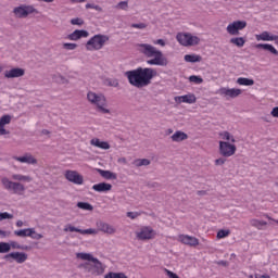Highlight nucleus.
Masks as SVG:
<instances>
[{
	"label": "nucleus",
	"mask_w": 278,
	"mask_h": 278,
	"mask_svg": "<svg viewBox=\"0 0 278 278\" xmlns=\"http://www.w3.org/2000/svg\"><path fill=\"white\" fill-rule=\"evenodd\" d=\"M8 237H10V231L0 229V238H8Z\"/></svg>",
	"instance_id": "13d9d810"
},
{
	"label": "nucleus",
	"mask_w": 278,
	"mask_h": 278,
	"mask_svg": "<svg viewBox=\"0 0 278 278\" xmlns=\"http://www.w3.org/2000/svg\"><path fill=\"white\" fill-rule=\"evenodd\" d=\"M23 75H25V70H23L21 67H15V68L4 72V77L7 79H14L16 77H23Z\"/></svg>",
	"instance_id": "dca6fc26"
},
{
	"label": "nucleus",
	"mask_w": 278,
	"mask_h": 278,
	"mask_svg": "<svg viewBox=\"0 0 278 278\" xmlns=\"http://www.w3.org/2000/svg\"><path fill=\"white\" fill-rule=\"evenodd\" d=\"M64 231L65 232H76V233H81V229H79V228H76L75 226H73V225H71V224H68V225H66L65 227H64Z\"/></svg>",
	"instance_id": "58836bf2"
},
{
	"label": "nucleus",
	"mask_w": 278,
	"mask_h": 278,
	"mask_svg": "<svg viewBox=\"0 0 278 278\" xmlns=\"http://www.w3.org/2000/svg\"><path fill=\"white\" fill-rule=\"evenodd\" d=\"M219 94L225 99H236V97H240V94H242V89H237V88L229 89V88L223 87L219 89Z\"/></svg>",
	"instance_id": "ddd939ff"
},
{
	"label": "nucleus",
	"mask_w": 278,
	"mask_h": 278,
	"mask_svg": "<svg viewBox=\"0 0 278 278\" xmlns=\"http://www.w3.org/2000/svg\"><path fill=\"white\" fill-rule=\"evenodd\" d=\"M23 225H24L23 220H17L16 222V227H23Z\"/></svg>",
	"instance_id": "680f3d73"
},
{
	"label": "nucleus",
	"mask_w": 278,
	"mask_h": 278,
	"mask_svg": "<svg viewBox=\"0 0 278 278\" xmlns=\"http://www.w3.org/2000/svg\"><path fill=\"white\" fill-rule=\"evenodd\" d=\"M153 45H160V47H166V41H164V39H157L153 41Z\"/></svg>",
	"instance_id": "4d7b16f0"
},
{
	"label": "nucleus",
	"mask_w": 278,
	"mask_h": 278,
	"mask_svg": "<svg viewBox=\"0 0 278 278\" xmlns=\"http://www.w3.org/2000/svg\"><path fill=\"white\" fill-rule=\"evenodd\" d=\"M30 238L33 240H41L42 235L41 233H37L36 229L34 228V233H31Z\"/></svg>",
	"instance_id": "864d4df0"
},
{
	"label": "nucleus",
	"mask_w": 278,
	"mask_h": 278,
	"mask_svg": "<svg viewBox=\"0 0 278 278\" xmlns=\"http://www.w3.org/2000/svg\"><path fill=\"white\" fill-rule=\"evenodd\" d=\"M255 49H263L264 51H269L273 55H278L277 48L270 43H257L255 45Z\"/></svg>",
	"instance_id": "b1692460"
},
{
	"label": "nucleus",
	"mask_w": 278,
	"mask_h": 278,
	"mask_svg": "<svg viewBox=\"0 0 278 278\" xmlns=\"http://www.w3.org/2000/svg\"><path fill=\"white\" fill-rule=\"evenodd\" d=\"M71 24H72V25L81 26V25H84V20H81V18H79V17L72 18V20H71Z\"/></svg>",
	"instance_id": "de8ad7c7"
},
{
	"label": "nucleus",
	"mask_w": 278,
	"mask_h": 278,
	"mask_svg": "<svg viewBox=\"0 0 278 278\" xmlns=\"http://www.w3.org/2000/svg\"><path fill=\"white\" fill-rule=\"evenodd\" d=\"M12 179H14V181H22L23 184H31L33 181L31 176H25L23 174H13Z\"/></svg>",
	"instance_id": "cd10ccee"
},
{
	"label": "nucleus",
	"mask_w": 278,
	"mask_h": 278,
	"mask_svg": "<svg viewBox=\"0 0 278 278\" xmlns=\"http://www.w3.org/2000/svg\"><path fill=\"white\" fill-rule=\"evenodd\" d=\"M0 73H3V66L0 65Z\"/></svg>",
	"instance_id": "e2e57ef3"
},
{
	"label": "nucleus",
	"mask_w": 278,
	"mask_h": 278,
	"mask_svg": "<svg viewBox=\"0 0 278 278\" xmlns=\"http://www.w3.org/2000/svg\"><path fill=\"white\" fill-rule=\"evenodd\" d=\"M31 233H34V228H25L14 231V236H17V238H30Z\"/></svg>",
	"instance_id": "bb28decb"
},
{
	"label": "nucleus",
	"mask_w": 278,
	"mask_h": 278,
	"mask_svg": "<svg viewBox=\"0 0 278 278\" xmlns=\"http://www.w3.org/2000/svg\"><path fill=\"white\" fill-rule=\"evenodd\" d=\"M115 8H117V10H127V8H129V4L127 1H122Z\"/></svg>",
	"instance_id": "c03bdc74"
},
{
	"label": "nucleus",
	"mask_w": 278,
	"mask_h": 278,
	"mask_svg": "<svg viewBox=\"0 0 278 278\" xmlns=\"http://www.w3.org/2000/svg\"><path fill=\"white\" fill-rule=\"evenodd\" d=\"M130 86L135 88H147L150 86L153 77H157V70L153 67H137L125 73Z\"/></svg>",
	"instance_id": "f257e3e1"
},
{
	"label": "nucleus",
	"mask_w": 278,
	"mask_h": 278,
	"mask_svg": "<svg viewBox=\"0 0 278 278\" xmlns=\"http://www.w3.org/2000/svg\"><path fill=\"white\" fill-rule=\"evenodd\" d=\"M9 244H10V251H11L12 249H23V248L21 247V243L16 242V241H11Z\"/></svg>",
	"instance_id": "3c124183"
},
{
	"label": "nucleus",
	"mask_w": 278,
	"mask_h": 278,
	"mask_svg": "<svg viewBox=\"0 0 278 278\" xmlns=\"http://www.w3.org/2000/svg\"><path fill=\"white\" fill-rule=\"evenodd\" d=\"M185 62H189L191 64H194L197 62H202L203 58L199 54H186L185 55Z\"/></svg>",
	"instance_id": "c85d7f7f"
},
{
	"label": "nucleus",
	"mask_w": 278,
	"mask_h": 278,
	"mask_svg": "<svg viewBox=\"0 0 278 278\" xmlns=\"http://www.w3.org/2000/svg\"><path fill=\"white\" fill-rule=\"evenodd\" d=\"M90 144L92 147H97L98 149H103L104 151H108V149H110V143L106 141H101V139L99 138L91 139Z\"/></svg>",
	"instance_id": "393cba45"
},
{
	"label": "nucleus",
	"mask_w": 278,
	"mask_h": 278,
	"mask_svg": "<svg viewBox=\"0 0 278 278\" xmlns=\"http://www.w3.org/2000/svg\"><path fill=\"white\" fill-rule=\"evenodd\" d=\"M225 162H227V159L219 157V159L215 160V166H223V164H225Z\"/></svg>",
	"instance_id": "6e6d98bb"
},
{
	"label": "nucleus",
	"mask_w": 278,
	"mask_h": 278,
	"mask_svg": "<svg viewBox=\"0 0 278 278\" xmlns=\"http://www.w3.org/2000/svg\"><path fill=\"white\" fill-rule=\"evenodd\" d=\"M87 99L93 105H105V96L103 93L89 91L87 93Z\"/></svg>",
	"instance_id": "f8f14e48"
},
{
	"label": "nucleus",
	"mask_w": 278,
	"mask_h": 278,
	"mask_svg": "<svg viewBox=\"0 0 278 278\" xmlns=\"http://www.w3.org/2000/svg\"><path fill=\"white\" fill-rule=\"evenodd\" d=\"M137 49L139 53L148 59L147 64H149V66H167L168 60L164 58V53L152 45L138 43Z\"/></svg>",
	"instance_id": "f03ea898"
},
{
	"label": "nucleus",
	"mask_w": 278,
	"mask_h": 278,
	"mask_svg": "<svg viewBox=\"0 0 278 278\" xmlns=\"http://www.w3.org/2000/svg\"><path fill=\"white\" fill-rule=\"evenodd\" d=\"M167 134H173V129H168V130H167Z\"/></svg>",
	"instance_id": "0e129e2a"
},
{
	"label": "nucleus",
	"mask_w": 278,
	"mask_h": 278,
	"mask_svg": "<svg viewBox=\"0 0 278 278\" xmlns=\"http://www.w3.org/2000/svg\"><path fill=\"white\" fill-rule=\"evenodd\" d=\"M157 233L150 226H142L136 231V238L138 240H153Z\"/></svg>",
	"instance_id": "0eeeda50"
},
{
	"label": "nucleus",
	"mask_w": 278,
	"mask_h": 278,
	"mask_svg": "<svg viewBox=\"0 0 278 278\" xmlns=\"http://www.w3.org/2000/svg\"><path fill=\"white\" fill-rule=\"evenodd\" d=\"M110 42V37L108 35H94L86 43L87 51H101L105 45Z\"/></svg>",
	"instance_id": "20e7f679"
},
{
	"label": "nucleus",
	"mask_w": 278,
	"mask_h": 278,
	"mask_svg": "<svg viewBox=\"0 0 278 278\" xmlns=\"http://www.w3.org/2000/svg\"><path fill=\"white\" fill-rule=\"evenodd\" d=\"M76 48H77V43H68V42L63 43V49H66V51H75Z\"/></svg>",
	"instance_id": "79ce46f5"
},
{
	"label": "nucleus",
	"mask_w": 278,
	"mask_h": 278,
	"mask_svg": "<svg viewBox=\"0 0 278 278\" xmlns=\"http://www.w3.org/2000/svg\"><path fill=\"white\" fill-rule=\"evenodd\" d=\"M10 218H14V215L4 212V213H0V220H5V219H10Z\"/></svg>",
	"instance_id": "a18cd8bd"
},
{
	"label": "nucleus",
	"mask_w": 278,
	"mask_h": 278,
	"mask_svg": "<svg viewBox=\"0 0 278 278\" xmlns=\"http://www.w3.org/2000/svg\"><path fill=\"white\" fill-rule=\"evenodd\" d=\"M65 179H67V181H71L72 184H76V186H81L84 184V176H81L76 170H66Z\"/></svg>",
	"instance_id": "9b49d317"
},
{
	"label": "nucleus",
	"mask_w": 278,
	"mask_h": 278,
	"mask_svg": "<svg viewBox=\"0 0 278 278\" xmlns=\"http://www.w3.org/2000/svg\"><path fill=\"white\" fill-rule=\"evenodd\" d=\"M12 257V260L16 261L17 264H24L27 262V254L23 252H12L5 255V258Z\"/></svg>",
	"instance_id": "aec40b11"
},
{
	"label": "nucleus",
	"mask_w": 278,
	"mask_h": 278,
	"mask_svg": "<svg viewBox=\"0 0 278 278\" xmlns=\"http://www.w3.org/2000/svg\"><path fill=\"white\" fill-rule=\"evenodd\" d=\"M247 27V21H235L228 24L226 30L229 36H239L240 31Z\"/></svg>",
	"instance_id": "6e6552de"
},
{
	"label": "nucleus",
	"mask_w": 278,
	"mask_h": 278,
	"mask_svg": "<svg viewBox=\"0 0 278 278\" xmlns=\"http://www.w3.org/2000/svg\"><path fill=\"white\" fill-rule=\"evenodd\" d=\"M237 84L239 86H254L255 85V80H253L251 78L239 77L237 79Z\"/></svg>",
	"instance_id": "7c9ffc66"
},
{
	"label": "nucleus",
	"mask_w": 278,
	"mask_h": 278,
	"mask_svg": "<svg viewBox=\"0 0 278 278\" xmlns=\"http://www.w3.org/2000/svg\"><path fill=\"white\" fill-rule=\"evenodd\" d=\"M122 162H125V159H123Z\"/></svg>",
	"instance_id": "69168bd1"
},
{
	"label": "nucleus",
	"mask_w": 278,
	"mask_h": 278,
	"mask_svg": "<svg viewBox=\"0 0 278 278\" xmlns=\"http://www.w3.org/2000/svg\"><path fill=\"white\" fill-rule=\"evenodd\" d=\"M104 278H128V277H127V275H125V273L110 271L104 275Z\"/></svg>",
	"instance_id": "c9c22d12"
},
{
	"label": "nucleus",
	"mask_w": 278,
	"mask_h": 278,
	"mask_svg": "<svg viewBox=\"0 0 278 278\" xmlns=\"http://www.w3.org/2000/svg\"><path fill=\"white\" fill-rule=\"evenodd\" d=\"M230 45H235V47L242 48L247 45V39L244 37H232L230 39Z\"/></svg>",
	"instance_id": "c756f323"
},
{
	"label": "nucleus",
	"mask_w": 278,
	"mask_h": 278,
	"mask_svg": "<svg viewBox=\"0 0 278 278\" xmlns=\"http://www.w3.org/2000/svg\"><path fill=\"white\" fill-rule=\"evenodd\" d=\"M249 278H270V276L268 274H254V275H250Z\"/></svg>",
	"instance_id": "5fc2aeb1"
},
{
	"label": "nucleus",
	"mask_w": 278,
	"mask_h": 278,
	"mask_svg": "<svg viewBox=\"0 0 278 278\" xmlns=\"http://www.w3.org/2000/svg\"><path fill=\"white\" fill-rule=\"evenodd\" d=\"M10 123H12V116L10 115H3L0 118V136H8V134H10V131L5 129V125H10Z\"/></svg>",
	"instance_id": "a211bd4d"
},
{
	"label": "nucleus",
	"mask_w": 278,
	"mask_h": 278,
	"mask_svg": "<svg viewBox=\"0 0 278 278\" xmlns=\"http://www.w3.org/2000/svg\"><path fill=\"white\" fill-rule=\"evenodd\" d=\"M177 240L178 242H181V244H187L188 247H199V239H197V237L179 235Z\"/></svg>",
	"instance_id": "2eb2a0df"
},
{
	"label": "nucleus",
	"mask_w": 278,
	"mask_h": 278,
	"mask_svg": "<svg viewBox=\"0 0 278 278\" xmlns=\"http://www.w3.org/2000/svg\"><path fill=\"white\" fill-rule=\"evenodd\" d=\"M97 227L98 233L99 231H102V233H109L110 236H112V233H116V228L108 223L99 222L97 223Z\"/></svg>",
	"instance_id": "f3484780"
},
{
	"label": "nucleus",
	"mask_w": 278,
	"mask_h": 278,
	"mask_svg": "<svg viewBox=\"0 0 278 278\" xmlns=\"http://www.w3.org/2000/svg\"><path fill=\"white\" fill-rule=\"evenodd\" d=\"M1 184L5 190L14 192V194H23L25 192V186L21 182H14L8 178H2Z\"/></svg>",
	"instance_id": "423d86ee"
},
{
	"label": "nucleus",
	"mask_w": 278,
	"mask_h": 278,
	"mask_svg": "<svg viewBox=\"0 0 278 278\" xmlns=\"http://www.w3.org/2000/svg\"><path fill=\"white\" fill-rule=\"evenodd\" d=\"M236 144H231L227 141H219V153L223 157H231V155H236Z\"/></svg>",
	"instance_id": "1a4fd4ad"
},
{
	"label": "nucleus",
	"mask_w": 278,
	"mask_h": 278,
	"mask_svg": "<svg viewBox=\"0 0 278 278\" xmlns=\"http://www.w3.org/2000/svg\"><path fill=\"white\" fill-rule=\"evenodd\" d=\"M127 217L131 218V220H135V218H138V216H140V213L138 212H127Z\"/></svg>",
	"instance_id": "8fccbe9b"
},
{
	"label": "nucleus",
	"mask_w": 278,
	"mask_h": 278,
	"mask_svg": "<svg viewBox=\"0 0 278 278\" xmlns=\"http://www.w3.org/2000/svg\"><path fill=\"white\" fill-rule=\"evenodd\" d=\"M72 3H86V0H70Z\"/></svg>",
	"instance_id": "052dcab7"
},
{
	"label": "nucleus",
	"mask_w": 278,
	"mask_h": 278,
	"mask_svg": "<svg viewBox=\"0 0 278 278\" xmlns=\"http://www.w3.org/2000/svg\"><path fill=\"white\" fill-rule=\"evenodd\" d=\"M80 233L81 236H97V233H99L98 228H89V229H80Z\"/></svg>",
	"instance_id": "e433bc0d"
},
{
	"label": "nucleus",
	"mask_w": 278,
	"mask_h": 278,
	"mask_svg": "<svg viewBox=\"0 0 278 278\" xmlns=\"http://www.w3.org/2000/svg\"><path fill=\"white\" fill-rule=\"evenodd\" d=\"M0 253H10V243L0 242Z\"/></svg>",
	"instance_id": "a19ab883"
},
{
	"label": "nucleus",
	"mask_w": 278,
	"mask_h": 278,
	"mask_svg": "<svg viewBox=\"0 0 278 278\" xmlns=\"http://www.w3.org/2000/svg\"><path fill=\"white\" fill-rule=\"evenodd\" d=\"M76 256L78 260H84L87 262L80 265V267L84 268V270L87 273H91V275H103V273H105L103 264L100 263L98 258H94L92 254L81 252L77 253Z\"/></svg>",
	"instance_id": "7ed1b4c3"
},
{
	"label": "nucleus",
	"mask_w": 278,
	"mask_h": 278,
	"mask_svg": "<svg viewBox=\"0 0 278 278\" xmlns=\"http://www.w3.org/2000/svg\"><path fill=\"white\" fill-rule=\"evenodd\" d=\"M97 112H101L102 114H110V110L105 109L103 105H98Z\"/></svg>",
	"instance_id": "603ef678"
},
{
	"label": "nucleus",
	"mask_w": 278,
	"mask_h": 278,
	"mask_svg": "<svg viewBox=\"0 0 278 278\" xmlns=\"http://www.w3.org/2000/svg\"><path fill=\"white\" fill-rule=\"evenodd\" d=\"M189 80L193 84H203V78H201L200 76H190Z\"/></svg>",
	"instance_id": "37998d69"
},
{
	"label": "nucleus",
	"mask_w": 278,
	"mask_h": 278,
	"mask_svg": "<svg viewBox=\"0 0 278 278\" xmlns=\"http://www.w3.org/2000/svg\"><path fill=\"white\" fill-rule=\"evenodd\" d=\"M220 138L226 140V142H236V138L229 131H223L219 134Z\"/></svg>",
	"instance_id": "72a5a7b5"
},
{
	"label": "nucleus",
	"mask_w": 278,
	"mask_h": 278,
	"mask_svg": "<svg viewBox=\"0 0 278 278\" xmlns=\"http://www.w3.org/2000/svg\"><path fill=\"white\" fill-rule=\"evenodd\" d=\"M257 42H275L277 45L278 35H271L269 31H263L260 35H255Z\"/></svg>",
	"instance_id": "4468645a"
},
{
	"label": "nucleus",
	"mask_w": 278,
	"mask_h": 278,
	"mask_svg": "<svg viewBox=\"0 0 278 278\" xmlns=\"http://www.w3.org/2000/svg\"><path fill=\"white\" fill-rule=\"evenodd\" d=\"M176 40L182 47H197V45L201 42V38L190 33H178L176 35Z\"/></svg>",
	"instance_id": "39448f33"
},
{
	"label": "nucleus",
	"mask_w": 278,
	"mask_h": 278,
	"mask_svg": "<svg viewBox=\"0 0 278 278\" xmlns=\"http://www.w3.org/2000/svg\"><path fill=\"white\" fill-rule=\"evenodd\" d=\"M99 174L104 179H116V174H114V173H112L110 170L99 169Z\"/></svg>",
	"instance_id": "473e14b6"
},
{
	"label": "nucleus",
	"mask_w": 278,
	"mask_h": 278,
	"mask_svg": "<svg viewBox=\"0 0 278 278\" xmlns=\"http://www.w3.org/2000/svg\"><path fill=\"white\" fill-rule=\"evenodd\" d=\"M250 225L252 227H255L256 229H262V227H266V225H268V223H266L264 220H260V219H251Z\"/></svg>",
	"instance_id": "2f4dec72"
},
{
	"label": "nucleus",
	"mask_w": 278,
	"mask_h": 278,
	"mask_svg": "<svg viewBox=\"0 0 278 278\" xmlns=\"http://www.w3.org/2000/svg\"><path fill=\"white\" fill-rule=\"evenodd\" d=\"M131 27L134 29H147V24H144V23L131 24Z\"/></svg>",
	"instance_id": "09e8293b"
},
{
	"label": "nucleus",
	"mask_w": 278,
	"mask_h": 278,
	"mask_svg": "<svg viewBox=\"0 0 278 278\" xmlns=\"http://www.w3.org/2000/svg\"><path fill=\"white\" fill-rule=\"evenodd\" d=\"M176 103H195L197 102V97L194 94H185V96H178L175 97Z\"/></svg>",
	"instance_id": "4be33fe9"
},
{
	"label": "nucleus",
	"mask_w": 278,
	"mask_h": 278,
	"mask_svg": "<svg viewBox=\"0 0 278 278\" xmlns=\"http://www.w3.org/2000/svg\"><path fill=\"white\" fill-rule=\"evenodd\" d=\"M229 233H231V231H229V230H225V229L218 230L217 239L223 240V238H227L229 236Z\"/></svg>",
	"instance_id": "ea45409f"
},
{
	"label": "nucleus",
	"mask_w": 278,
	"mask_h": 278,
	"mask_svg": "<svg viewBox=\"0 0 278 278\" xmlns=\"http://www.w3.org/2000/svg\"><path fill=\"white\" fill-rule=\"evenodd\" d=\"M271 116H274V118H278V106L273 109Z\"/></svg>",
	"instance_id": "bf43d9fd"
},
{
	"label": "nucleus",
	"mask_w": 278,
	"mask_h": 278,
	"mask_svg": "<svg viewBox=\"0 0 278 278\" xmlns=\"http://www.w3.org/2000/svg\"><path fill=\"white\" fill-rule=\"evenodd\" d=\"M86 9L87 10H97L98 12H101V7L92 4V3H87Z\"/></svg>",
	"instance_id": "49530a36"
},
{
	"label": "nucleus",
	"mask_w": 278,
	"mask_h": 278,
	"mask_svg": "<svg viewBox=\"0 0 278 278\" xmlns=\"http://www.w3.org/2000/svg\"><path fill=\"white\" fill-rule=\"evenodd\" d=\"M77 207H79L80 210H86L88 212H92V204H90L88 202H78Z\"/></svg>",
	"instance_id": "4c0bfd02"
},
{
	"label": "nucleus",
	"mask_w": 278,
	"mask_h": 278,
	"mask_svg": "<svg viewBox=\"0 0 278 278\" xmlns=\"http://www.w3.org/2000/svg\"><path fill=\"white\" fill-rule=\"evenodd\" d=\"M88 36H90V34L87 30L76 29L67 36V39L77 41V40H81V38H88Z\"/></svg>",
	"instance_id": "412c9836"
},
{
	"label": "nucleus",
	"mask_w": 278,
	"mask_h": 278,
	"mask_svg": "<svg viewBox=\"0 0 278 278\" xmlns=\"http://www.w3.org/2000/svg\"><path fill=\"white\" fill-rule=\"evenodd\" d=\"M34 12H36V9L31 5H20L13 10V14L16 18H27V15L34 14Z\"/></svg>",
	"instance_id": "9d476101"
},
{
	"label": "nucleus",
	"mask_w": 278,
	"mask_h": 278,
	"mask_svg": "<svg viewBox=\"0 0 278 278\" xmlns=\"http://www.w3.org/2000/svg\"><path fill=\"white\" fill-rule=\"evenodd\" d=\"M15 162H20L21 164H38V160L34 157L31 154H25L23 156H13Z\"/></svg>",
	"instance_id": "6ab92c4d"
},
{
	"label": "nucleus",
	"mask_w": 278,
	"mask_h": 278,
	"mask_svg": "<svg viewBox=\"0 0 278 278\" xmlns=\"http://www.w3.org/2000/svg\"><path fill=\"white\" fill-rule=\"evenodd\" d=\"M149 164H151V161H149V159H137L134 161V165L137 167L149 166Z\"/></svg>",
	"instance_id": "f704fd0d"
},
{
	"label": "nucleus",
	"mask_w": 278,
	"mask_h": 278,
	"mask_svg": "<svg viewBox=\"0 0 278 278\" xmlns=\"http://www.w3.org/2000/svg\"><path fill=\"white\" fill-rule=\"evenodd\" d=\"M94 192H110L112 190V185L108 182H99L92 186Z\"/></svg>",
	"instance_id": "5701e85b"
},
{
	"label": "nucleus",
	"mask_w": 278,
	"mask_h": 278,
	"mask_svg": "<svg viewBox=\"0 0 278 278\" xmlns=\"http://www.w3.org/2000/svg\"><path fill=\"white\" fill-rule=\"evenodd\" d=\"M43 134H49V132H45V131H43Z\"/></svg>",
	"instance_id": "338daca9"
},
{
	"label": "nucleus",
	"mask_w": 278,
	"mask_h": 278,
	"mask_svg": "<svg viewBox=\"0 0 278 278\" xmlns=\"http://www.w3.org/2000/svg\"><path fill=\"white\" fill-rule=\"evenodd\" d=\"M184 140H188V134L177 130L175 134L172 135L173 142H184Z\"/></svg>",
	"instance_id": "a878e982"
}]
</instances>
